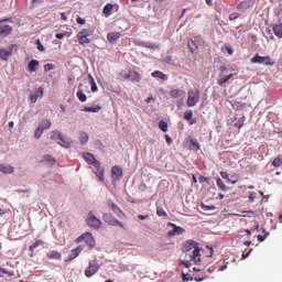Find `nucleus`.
Returning <instances> with one entry per match:
<instances>
[{
    "mask_svg": "<svg viewBox=\"0 0 282 282\" xmlns=\"http://www.w3.org/2000/svg\"><path fill=\"white\" fill-rule=\"evenodd\" d=\"M40 65H41V63L37 59H32L29 63V72H30V74H34V72H39Z\"/></svg>",
    "mask_w": 282,
    "mask_h": 282,
    "instance_id": "f3484780",
    "label": "nucleus"
},
{
    "mask_svg": "<svg viewBox=\"0 0 282 282\" xmlns=\"http://www.w3.org/2000/svg\"><path fill=\"white\" fill-rule=\"evenodd\" d=\"M138 219L144 220V219H149V215H139Z\"/></svg>",
    "mask_w": 282,
    "mask_h": 282,
    "instance_id": "13d9d810",
    "label": "nucleus"
},
{
    "mask_svg": "<svg viewBox=\"0 0 282 282\" xmlns=\"http://www.w3.org/2000/svg\"><path fill=\"white\" fill-rule=\"evenodd\" d=\"M256 198H257V195H256L254 193H251V194L249 195L250 202H254Z\"/></svg>",
    "mask_w": 282,
    "mask_h": 282,
    "instance_id": "6e6d98bb",
    "label": "nucleus"
},
{
    "mask_svg": "<svg viewBox=\"0 0 282 282\" xmlns=\"http://www.w3.org/2000/svg\"><path fill=\"white\" fill-rule=\"evenodd\" d=\"M52 69H55L54 64L44 65V72H52Z\"/></svg>",
    "mask_w": 282,
    "mask_h": 282,
    "instance_id": "09e8293b",
    "label": "nucleus"
},
{
    "mask_svg": "<svg viewBox=\"0 0 282 282\" xmlns=\"http://www.w3.org/2000/svg\"><path fill=\"white\" fill-rule=\"evenodd\" d=\"M3 274H7V276H14V271H8L0 267V276H3Z\"/></svg>",
    "mask_w": 282,
    "mask_h": 282,
    "instance_id": "c03bdc74",
    "label": "nucleus"
},
{
    "mask_svg": "<svg viewBox=\"0 0 282 282\" xmlns=\"http://www.w3.org/2000/svg\"><path fill=\"white\" fill-rule=\"evenodd\" d=\"M189 142L192 147H194V149H199V142L197 141V139H191Z\"/></svg>",
    "mask_w": 282,
    "mask_h": 282,
    "instance_id": "8fccbe9b",
    "label": "nucleus"
},
{
    "mask_svg": "<svg viewBox=\"0 0 282 282\" xmlns=\"http://www.w3.org/2000/svg\"><path fill=\"white\" fill-rule=\"evenodd\" d=\"M10 56H12V48H10L9 51L1 48L0 50V58L1 61H8V58H10Z\"/></svg>",
    "mask_w": 282,
    "mask_h": 282,
    "instance_id": "393cba45",
    "label": "nucleus"
},
{
    "mask_svg": "<svg viewBox=\"0 0 282 282\" xmlns=\"http://www.w3.org/2000/svg\"><path fill=\"white\" fill-rule=\"evenodd\" d=\"M41 246H43V240H36L33 245H31V246L29 247V250H30L31 252H34V250H36V248H39V247H41Z\"/></svg>",
    "mask_w": 282,
    "mask_h": 282,
    "instance_id": "c9c22d12",
    "label": "nucleus"
},
{
    "mask_svg": "<svg viewBox=\"0 0 282 282\" xmlns=\"http://www.w3.org/2000/svg\"><path fill=\"white\" fill-rule=\"evenodd\" d=\"M43 131H45L42 127H37L36 130H35V133H34V138L36 140H39L41 138V135H43Z\"/></svg>",
    "mask_w": 282,
    "mask_h": 282,
    "instance_id": "37998d69",
    "label": "nucleus"
},
{
    "mask_svg": "<svg viewBox=\"0 0 282 282\" xmlns=\"http://www.w3.org/2000/svg\"><path fill=\"white\" fill-rule=\"evenodd\" d=\"M108 206L111 208L112 213L117 215V217H124V212L118 207L115 203H111V200L108 202Z\"/></svg>",
    "mask_w": 282,
    "mask_h": 282,
    "instance_id": "4468645a",
    "label": "nucleus"
},
{
    "mask_svg": "<svg viewBox=\"0 0 282 282\" xmlns=\"http://www.w3.org/2000/svg\"><path fill=\"white\" fill-rule=\"evenodd\" d=\"M89 84L91 85V91L96 93L98 91V85H96V79H94V76L88 75Z\"/></svg>",
    "mask_w": 282,
    "mask_h": 282,
    "instance_id": "473e14b6",
    "label": "nucleus"
},
{
    "mask_svg": "<svg viewBox=\"0 0 282 282\" xmlns=\"http://www.w3.org/2000/svg\"><path fill=\"white\" fill-rule=\"evenodd\" d=\"M235 75L234 74H229V75H219V78L217 80L218 85H226V83H228V80H230V78H232Z\"/></svg>",
    "mask_w": 282,
    "mask_h": 282,
    "instance_id": "b1692460",
    "label": "nucleus"
},
{
    "mask_svg": "<svg viewBox=\"0 0 282 282\" xmlns=\"http://www.w3.org/2000/svg\"><path fill=\"white\" fill-rule=\"evenodd\" d=\"M170 96H171V98H184V96H186V93L181 89H173L170 93Z\"/></svg>",
    "mask_w": 282,
    "mask_h": 282,
    "instance_id": "4be33fe9",
    "label": "nucleus"
},
{
    "mask_svg": "<svg viewBox=\"0 0 282 282\" xmlns=\"http://www.w3.org/2000/svg\"><path fill=\"white\" fill-rule=\"evenodd\" d=\"M124 80H131V83H140L142 76L137 70H129L123 75Z\"/></svg>",
    "mask_w": 282,
    "mask_h": 282,
    "instance_id": "9b49d317",
    "label": "nucleus"
},
{
    "mask_svg": "<svg viewBox=\"0 0 282 282\" xmlns=\"http://www.w3.org/2000/svg\"><path fill=\"white\" fill-rule=\"evenodd\" d=\"M199 182H200V183H202V182H208V178H207V177L202 176V177L199 178Z\"/></svg>",
    "mask_w": 282,
    "mask_h": 282,
    "instance_id": "69168bd1",
    "label": "nucleus"
},
{
    "mask_svg": "<svg viewBox=\"0 0 282 282\" xmlns=\"http://www.w3.org/2000/svg\"><path fill=\"white\" fill-rule=\"evenodd\" d=\"M220 175H221L223 180H228V173L220 172Z\"/></svg>",
    "mask_w": 282,
    "mask_h": 282,
    "instance_id": "bf43d9fd",
    "label": "nucleus"
},
{
    "mask_svg": "<svg viewBox=\"0 0 282 282\" xmlns=\"http://www.w3.org/2000/svg\"><path fill=\"white\" fill-rule=\"evenodd\" d=\"M37 50L40 52H45V46H43V44H40V45H37Z\"/></svg>",
    "mask_w": 282,
    "mask_h": 282,
    "instance_id": "680f3d73",
    "label": "nucleus"
},
{
    "mask_svg": "<svg viewBox=\"0 0 282 282\" xmlns=\"http://www.w3.org/2000/svg\"><path fill=\"white\" fill-rule=\"evenodd\" d=\"M79 142L80 144H87V142H89V134H87V132H80Z\"/></svg>",
    "mask_w": 282,
    "mask_h": 282,
    "instance_id": "7c9ffc66",
    "label": "nucleus"
},
{
    "mask_svg": "<svg viewBox=\"0 0 282 282\" xmlns=\"http://www.w3.org/2000/svg\"><path fill=\"white\" fill-rule=\"evenodd\" d=\"M98 270H100L98 260H91L85 270V276H87V279H91V276L98 273Z\"/></svg>",
    "mask_w": 282,
    "mask_h": 282,
    "instance_id": "39448f33",
    "label": "nucleus"
},
{
    "mask_svg": "<svg viewBox=\"0 0 282 282\" xmlns=\"http://www.w3.org/2000/svg\"><path fill=\"white\" fill-rule=\"evenodd\" d=\"M182 265H184L185 268H191V262L188 260H183Z\"/></svg>",
    "mask_w": 282,
    "mask_h": 282,
    "instance_id": "864d4df0",
    "label": "nucleus"
},
{
    "mask_svg": "<svg viewBox=\"0 0 282 282\" xmlns=\"http://www.w3.org/2000/svg\"><path fill=\"white\" fill-rule=\"evenodd\" d=\"M251 63H258L259 65H268V66L274 65V61H272V57H270V56H260L259 54H256L251 58Z\"/></svg>",
    "mask_w": 282,
    "mask_h": 282,
    "instance_id": "423d86ee",
    "label": "nucleus"
},
{
    "mask_svg": "<svg viewBox=\"0 0 282 282\" xmlns=\"http://www.w3.org/2000/svg\"><path fill=\"white\" fill-rule=\"evenodd\" d=\"M156 215L158 217H169V214H166V210H164L162 207L156 208Z\"/></svg>",
    "mask_w": 282,
    "mask_h": 282,
    "instance_id": "79ce46f5",
    "label": "nucleus"
},
{
    "mask_svg": "<svg viewBox=\"0 0 282 282\" xmlns=\"http://www.w3.org/2000/svg\"><path fill=\"white\" fill-rule=\"evenodd\" d=\"M4 21L8 20H0V36H8V34L12 33V26L3 24Z\"/></svg>",
    "mask_w": 282,
    "mask_h": 282,
    "instance_id": "ddd939ff",
    "label": "nucleus"
},
{
    "mask_svg": "<svg viewBox=\"0 0 282 282\" xmlns=\"http://www.w3.org/2000/svg\"><path fill=\"white\" fill-rule=\"evenodd\" d=\"M120 36H122L120 32H111V33H108L107 39L110 43H116V41H118Z\"/></svg>",
    "mask_w": 282,
    "mask_h": 282,
    "instance_id": "5701e85b",
    "label": "nucleus"
},
{
    "mask_svg": "<svg viewBox=\"0 0 282 282\" xmlns=\"http://www.w3.org/2000/svg\"><path fill=\"white\" fill-rule=\"evenodd\" d=\"M225 50L227 54H229V56H232V54H235V50H232V46H230V44H225Z\"/></svg>",
    "mask_w": 282,
    "mask_h": 282,
    "instance_id": "49530a36",
    "label": "nucleus"
},
{
    "mask_svg": "<svg viewBox=\"0 0 282 282\" xmlns=\"http://www.w3.org/2000/svg\"><path fill=\"white\" fill-rule=\"evenodd\" d=\"M77 98L80 102H87V95L82 89L77 90Z\"/></svg>",
    "mask_w": 282,
    "mask_h": 282,
    "instance_id": "72a5a7b5",
    "label": "nucleus"
},
{
    "mask_svg": "<svg viewBox=\"0 0 282 282\" xmlns=\"http://www.w3.org/2000/svg\"><path fill=\"white\" fill-rule=\"evenodd\" d=\"M262 232L264 234L263 236L262 235L258 236V241H260V243L265 241V239L270 236V232L265 231V229H263Z\"/></svg>",
    "mask_w": 282,
    "mask_h": 282,
    "instance_id": "a18cd8bd",
    "label": "nucleus"
},
{
    "mask_svg": "<svg viewBox=\"0 0 282 282\" xmlns=\"http://www.w3.org/2000/svg\"><path fill=\"white\" fill-rule=\"evenodd\" d=\"M46 257H47V259H55V260L59 261V259H62L63 254L56 250H52L46 253Z\"/></svg>",
    "mask_w": 282,
    "mask_h": 282,
    "instance_id": "412c9836",
    "label": "nucleus"
},
{
    "mask_svg": "<svg viewBox=\"0 0 282 282\" xmlns=\"http://www.w3.org/2000/svg\"><path fill=\"white\" fill-rule=\"evenodd\" d=\"M111 178L113 182H120V180H122V167L118 165L112 166Z\"/></svg>",
    "mask_w": 282,
    "mask_h": 282,
    "instance_id": "f8f14e48",
    "label": "nucleus"
},
{
    "mask_svg": "<svg viewBox=\"0 0 282 282\" xmlns=\"http://www.w3.org/2000/svg\"><path fill=\"white\" fill-rule=\"evenodd\" d=\"M216 184H217L219 191H224V192L228 191V186H226V183H224V181L221 178H217Z\"/></svg>",
    "mask_w": 282,
    "mask_h": 282,
    "instance_id": "2f4dec72",
    "label": "nucleus"
},
{
    "mask_svg": "<svg viewBox=\"0 0 282 282\" xmlns=\"http://www.w3.org/2000/svg\"><path fill=\"white\" fill-rule=\"evenodd\" d=\"M187 45H188L191 52H197V47H198L197 42H195L194 40H189L187 42Z\"/></svg>",
    "mask_w": 282,
    "mask_h": 282,
    "instance_id": "e433bc0d",
    "label": "nucleus"
},
{
    "mask_svg": "<svg viewBox=\"0 0 282 282\" xmlns=\"http://www.w3.org/2000/svg\"><path fill=\"white\" fill-rule=\"evenodd\" d=\"M87 36H91V31L89 29H84L78 32L77 39H78L80 45H87L90 43V41Z\"/></svg>",
    "mask_w": 282,
    "mask_h": 282,
    "instance_id": "6e6552de",
    "label": "nucleus"
},
{
    "mask_svg": "<svg viewBox=\"0 0 282 282\" xmlns=\"http://www.w3.org/2000/svg\"><path fill=\"white\" fill-rule=\"evenodd\" d=\"M86 224L90 228H94V230H100V228L102 226V221L100 220V218H98V217H96V215H94V212H89L87 219H86Z\"/></svg>",
    "mask_w": 282,
    "mask_h": 282,
    "instance_id": "7ed1b4c3",
    "label": "nucleus"
},
{
    "mask_svg": "<svg viewBox=\"0 0 282 282\" xmlns=\"http://www.w3.org/2000/svg\"><path fill=\"white\" fill-rule=\"evenodd\" d=\"M56 39L61 40V39H65V34L64 33H57Z\"/></svg>",
    "mask_w": 282,
    "mask_h": 282,
    "instance_id": "4d7b16f0",
    "label": "nucleus"
},
{
    "mask_svg": "<svg viewBox=\"0 0 282 282\" xmlns=\"http://www.w3.org/2000/svg\"><path fill=\"white\" fill-rule=\"evenodd\" d=\"M62 21H67V15L65 13H61Z\"/></svg>",
    "mask_w": 282,
    "mask_h": 282,
    "instance_id": "e2e57ef3",
    "label": "nucleus"
},
{
    "mask_svg": "<svg viewBox=\"0 0 282 282\" xmlns=\"http://www.w3.org/2000/svg\"><path fill=\"white\" fill-rule=\"evenodd\" d=\"M250 252H252V249H250L248 253H243L242 259H248V257H250Z\"/></svg>",
    "mask_w": 282,
    "mask_h": 282,
    "instance_id": "052dcab7",
    "label": "nucleus"
},
{
    "mask_svg": "<svg viewBox=\"0 0 282 282\" xmlns=\"http://www.w3.org/2000/svg\"><path fill=\"white\" fill-rule=\"evenodd\" d=\"M254 6V1L252 0H243L238 4V10H248L249 8H252Z\"/></svg>",
    "mask_w": 282,
    "mask_h": 282,
    "instance_id": "a211bd4d",
    "label": "nucleus"
},
{
    "mask_svg": "<svg viewBox=\"0 0 282 282\" xmlns=\"http://www.w3.org/2000/svg\"><path fill=\"white\" fill-rule=\"evenodd\" d=\"M174 229L167 232L169 237H175V235H182L184 232V228L176 226L175 224H170Z\"/></svg>",
    "mask_w": 282,
    "mask_h": 282,
    "instance_id": "dca6fc26",
    "label": "nucleus"
},
{
    "mask_svg": "<svg viewBox=\"0 0 282 282\" xmlns=\"http://www.w3.org/2000/svg\"><path fill=\"white\" fill-rule=\"evenodd\" d=\"M84 160L87 162V164L94 166V173L98 177L99 182H105V167L100 165V162L96 160L94 154L89 152L84 153Z\"/></svg>",
    "mask_w": 282,
    "mask_h": 282,
    "instance_id": "f257e3e1",
    "label": "nucleus"
},
{
    "mask_svg": "<svg viewBox=\"0 0 282 282\" xmlns=\"http://www.w3.org/2000/svg\"><path fill=\"white\" fill-rule=\"evenodd\" d=\"M200 208H202L203 210H215L216 207H215L214 205L208 206V205L202 204V205H200Z\"/></svg>",
    "mask_w": 282,
    "mask_h": 282,
    "instance_id": "de8ad7c7",
    "label": "nucleus"
},
{
    "mask_svg": "<svg viewBox=\"0 0 282 282\" xmlns=\"http://www.w3.org/2000/svg\"><path fill=\"white\" fill-rule=\"evenodd\" d=\"M39 127L42 128L44 131L52 127V121L50 119H44L42 122L39 123Z\"/></svg>",
    "mask_w": 282,
    "mask_h": 282,
    "instance_id": "cd10ccee",
    "label": "nucleus"
},
{
    "mask_svg": "<svg viewBox=\"0 0 282 282\" xmlns=\"http://www.w3.org/2000/svg\"><path fill=\"white\" fill-rule=\"evenodd\" d=\"M111 10H113V4L108 3L104 7V14H106L107 17H109V14H111Z\"/></svg>",
    "mask_w": 282,
    "mask_h": 282,
    "instance_id": "4c0bfd02",
    "label": "nucleus"
},
{
    "mask_svg": "<svg viewBox=\"0 0 282 282\" xmlns=\"http://www.w3.org/2000/svg\"><path fill=\"white\" fill-rule=\"evenodd\" d=\"M0 173L4 175H10L14 173V167L12 165L0 164Z\"/></svg>",
    "mask_w": 282,
    "mask_h": 282,
    "instance_id": "6ab92c4d",
    "label": "nucleus"
},
{
    "mask_svg": "<svg viewBox=\"0 0 282 282\" xmlns=\"http://www.w3.org/2000/svg\"><path fill=\"white\" fill-rule=\"evenodd\" d=\"M184 119L189 121V124H197V119H193V110H188L184 113Z\"/></svg>",
    "mask_w": 282,
    "mask_h": 282,
    "instance_id": "a878e982",
    "label": "nucleus"
},
{
    "mask_svg": "<svg viewBox=\"0 0 282 282\" xmlns=\"http://www.w3.org/2000/svg\"><path fill=\"white\" fill-rule=\"evenodd\" d=\"M77 23H78L79 25H85V19H83V18H77Z\"/></svg>",
    "mask_w": 282,
    "mask_h": 282,
    "instance_id": "5fc2aeb1",
    "label": "nucleus"
},
{
    "mask_svg": "<svg viewBox=\"0 0 282 282\" xmlns=\"http://www.w3.org/2000/svg\"><path fill=\"white\" fill-rule=\"evenodd\" d=\"M272 166H274V169H279L280 166H282V155H279L273 160Z\"/></svg>",
    "mask_w": 282,
    "mask_h": 282,
    "instance_id": "f704fd0d",
    "label": "nucleus"
},
{
    "mask_svg": "<svg viewBox=\"0 0 282 282\" xmlns=\"http://www.w3.org/2000/svg\"><path fill=\"white\" fill-rule=\"evenodd\" d=\"M104 221H106V224H109V226H120V228H123V229L127 228L124 227V224H122L111 214H104Z\"/></svg>",
    "mask_w": 282,
    "mask_h": 282,
    "instance_id": "1a4fd4ad",
    "label": "nucleus"
},
{
    "mask_svg": "<svg viewBox=\"0 0 282 282\" xmlns=\"http://www.w3.org/2000/svg\"><path fill=\"white\" fill-rule=\"evenodd\" d=\"M159 128L161 131H163V133H166V131H169V123L166 121H160Z\"/></svg>",
    "mask_w": 282,
    "mask_h": 282,
    "instance_id": "ea45409f",
    "label": "nucleus"
},
{
    "mask_svg": "<svg viewBox=\"0 0 282 282\" xmlns=\"http://www.w3.org/2000/svg\"><path fill=\"white\" fill-rule=\"evenodd\" d=\"M102 109L101 106H95V107H85L84 111H87L89 113H98Z\"/></svg>",
    "mask_w": 282,
    "mask_h": 282,
    "instance_id": "c85d7f7f",
    "label": "nucleus"
},
{
    "mask_svg": "<svg viewBox=\"0 0 282 282\" xmlns=\"http://www.w3.org/2000/svg\"><path fill=\"white\" fill-rule=\"evenodd\" d=\"M44 162H47L51 166H54V164H56V160L52 155H45Z\"/></svg>",
    "mask_w": 282,
    "mask_h": 282,
    "instance_id": "a19ab883",
    "label": "nucleus"
},
{
    "mask_svg": "<svg viewBox=\"0 0 282 282\" xmlns=\"http://www.w3.org/2000/svg\"><path fill=\"white\" fill-rule=\"evenodd\" d=\"M237 19H239V13H237V12H234V13H231V14L229 15V21H235V20H237Z\"/></svg>",
    "mask_w": 282,
    "mask_h": 282,
    "instance_id": "3c124183",
    "label": "nucleus"
},
{
    "mask_svg": "<svg viewBox=\"0 0 282 282\" xmlns=\"http://www.w3.org/2000/svg\"><path fill=\"white\" fill-rule=\"evenodd\" d=\"M273 34H275V36H278V39H282V24H275L273 26Z\"/></svg>",
    "mask_w": 282,
    "mask_h": 282,
    "instance_id": "bb28decb",
    "label": "nucleus"
},
{
    "mask_svg": "<svg viewBox=\"0 0 282 282\" xmlns=\"http://www.w3.org/2000/svg\"><path fill=\"white\" fill-rule=\"evenodd\" d=\"M227 268H228V264H224V265L220 267L219 271L224 272V270H227Z\"/></svg>",
    "mask_w": 282,
    "mask_h": 282,
    "instance_id": "0e129e2a",
    "label": "nucleus"
},
{
    "mask_svg": "<svg viewBox=\"0 0 282 282\" xmlns=\"http://www.w3.org/2000/svg\"><path fill=\"white\" fill-rule=\"evenodd\" d=\"M165 141L169 145L173 144V139L169 134H165Z\"/></svg>",
    "mask_w": 282,
    "mask_h": 282,
    "instance_id": "603ef678",
    "label": "nucleus"
},
{
    "mask_svg": "<svg viewBox=\"0 0 282 282\" xmlns=\"http://www.w3.org/2000/svg\"><path fill=\"white\" fill-rule=\"evenodd\" d=\"M59 138H63V133H61V131L54 130L51 133V140H59Z\"/></svg>",
    "mask_w": 282,
    "mask_h": 282,
    "instance_id": "58836bf2",
    "label": "nucleus"
},
{
    "mask_svg": "<svg viewBox=\"0 0 282 282\" xmlns=\"http://www.w3.org/2000/svg\"><path fill=\"white\" fill-rule=\"evenodd\" d=\"M83 250V245H79L77 248L73 249L68 256V261H74V259H76V257H78Z\"/></svg>",
    "mask_w": 282,
    "mask_h": 282,
    "instance_id": "2eb2a0df",
    "label": "nucleus"
},
{
    "mask_svg": "<svg viewBox=\"0 0 282 282\" xmlns=\"http://www.w3.org/2000/svg\"><path fill=\"white\" fill-rule=\"evenodd\" d=\"M228 69L226 66H220V72H226Z\"/></svg>",
    "mask_w": 282,
    "mask_h": 282,
    "instance_id": "774afa93",
    "label": "nucleus"
},
{
    "mask_svg": "<svg viewBox=\"0 0 282 282\" xmlns=\"http://www.w3.org/2000/svg\"><path fill=\"white\" fill-rule=\"evenodd\" d=\"M75 241H76V243H83V241H85V243H87V246H89V248H96V238H94L91 232L83 234L82 236L76 238Z\"/></svg>",
    "mask_w": 282,
    "mask_h": 282,
    "instance_id": "20e7f679",
    "label": "nucleus"
},
{
    "mask_svg": "<svg viewBox=\"0 0 282 282\" xmlns=\"http://www.w3.org/2000/svg\"><path fill=\"white\" fill-rule=\"evenodd\" d=\"M199 102V90H188L187 107H195Z\"/></svg>",
    "mask_w": 282,
    "mask_h": 282,
    "instance_id": "0eeeda50",
    "label": "nucleus"
},
{
    "mask_svg": "<svg viewBox=\"0 0 282 282\" xmlns=\"http://www.w3.org/2000/svg\"><path fill=\"white\" fill-rule=\"evenodd\" d=\"M58 141H59L58 144L64 149H69V147H72V141L69 140V138L63 134H62V138L58 139Z\"/></svg>",
    "mask_w": 282,
    "mask_h": 282,
    "instance_id": "aec40b11",
    "label": "nucleus"
},
{
    "mask_svg": "<svg viewBox=\"0 0 282 282\" xmlns=\"http://www.w3.org/2000/svg\"><path fill=\"white\" fill-rule=\"evenodd\" d=\"M152 78H160L161 80H166V74L161 70H155L152 73Z\"/></svg>",
    "mask_w": 282,
    "mask_h": 282,
    "instance_id": "c756f323",
    "label": "nucleus"
},
{
    "mask_svg": "<svg viewBox=\"0 0 282 282\" xmlns=\"http://www.w3.org/2000/svg\"><path fill=\"white\" fill-rule=\"evenodd\" d=\"M182 279H183V281H188V280L186 279V274H185V273H182Z\"/></svg>",
    "mask_w": 282,
    "mask_h": 282,
    "instance_id": "338daca9",
    "label": "nucleus"
},
{
    "mask_svg": "<svg viewBox=\"0 0 282 282\" xmlns=\"http://www.w3.org/2000/svg\"><path fill=\"white\" fill-rule=\"evenodd\" d=\"M45 94V88L39 87L34 93H30L29 100L32 105H35L36 100L39 98H43V95Z\"/></svg>",
    "mask_w": 282,
    "mask_h": 282,
    "instance_id": "9d476101",
    "label": "nucleus"
},
{
    "mask_svg": "<svg viewBox=\"0 0 282 282\" xmlns=\"http://www.w3.org/2000/svg\"><path fill=\"white\" fill-rule=\"evenodd\" d=\"M184 250L186 252L193 250V253L191 256V261H194L196 265H199L202 263V249L197 246V242L194 240H187L184 243Z\"/></svg>",
    "mask_w": 282,
    "mask_h": 282,
    "instance_id": "f03ea898",
    "label": "nucleus"
}]
</instances>
